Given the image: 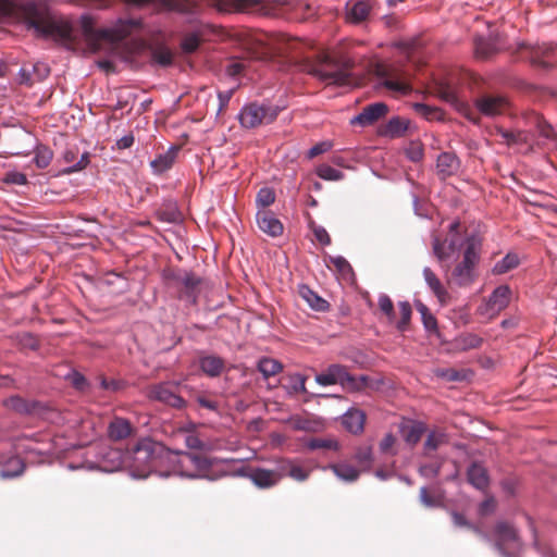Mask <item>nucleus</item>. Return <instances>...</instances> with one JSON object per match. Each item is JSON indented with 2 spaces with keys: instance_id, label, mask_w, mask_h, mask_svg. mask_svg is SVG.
<instances>
[{
  "instance_id": "f257e3e1",
  "label": "nucleus",
  "mask_w": 557,
  "mask_h": 557,
  "mask_svg": "<svg viewBox=\"0 0 557 557\" xmlns=\"http://www.w3.org/2000/svg\"><path fill=\"white\" fill-rule=\"evenodd\" d=\"M220 13L246 12L268 16H285L301 3L287 0H208Z\"/></svg>"
},
{
  "instance_id": "f03ea898",
  "label": "nucleus",
  "mask_w": 557,
  "mask_h": 557,
  "mask_svg": "<svg viewBox=\"0 0 557 557\" xmlns=\"http://www.w3.org/2000/svg\"><path fill=\"white\" fill-rule=\"evenodd\" d=\"M164 447L151 438H141L131 451L126 453L127 467L131 475L136 479H146L157 472L164 456Z\"/></svg>"
},
{
  "instance_id": "7ed1b4c3",
  "label": "nucleus",
  "mask_w": 557,
  "mask_h": 557,
  "mask_svg": "<svg viewBox=\"0 0 557 557\" xmlns=\"http://www.w3.org/2000/svg\"><path fill=\"white\" fill-rule=\"evenodd\" d=\"M482 238L478 234H470L463 239L461 259L451 269L449 281L458 287H468L478 277L476 268L481 259Z\"/></svg>"
},
{
  "instance_id": "20e7f679",
  "label": "nucleus",
  "mask_w": 557,
  "mask_h": 557,
  "mask_svg": "<svg viewBox=\"0 0 557 557\" xmlns=\"http://www.w3.org/2000/svg\"><path fill=\"white\" fill-rule=\"evenodd\" d=\"M224 460L207 458L195 454H182L174 466V473L188 479L218 480L226 474L221 468Z\"/></svg>"
},
{
  "instance_id": "39448f33",
  "label": "nucleus",
  "mask_w": 557,
  "mask_h": 557,
  "mask_svg": "<svg viewBox=\"0 0 557 557\" xmlns=\"http://www.w3.org/2000/svg\"><path fill=\"white\" fill-rule=\"evenodd\" d=\"M127 463L126 454L119 448L107 445L89 447L85 453V459L81 463L70 462L71 470L87 469L102 472H114Z\"/></svg>"
},
{
  "instance_id": "423d86ee",
  "label": "nucleus",
  "mask_w": 557,
  "mask_h": 557,
  "mask_svg": "<svg viewBox=\"0 0 557 557\" xmlns=\"http://www.w3.org/2000/svg\"><path fill=\"white\" fill-rule=\"evenodd\" d=\"M27 28H32L40 37H51L60 34V27L52 20L48 9L35 0L23 3L20 8Z\"/></svg>"
},
{
  "instance_id": "0eeeda50",
  "label": "nucleus",
  "mask_w": 557,
  "mask_h": 557,
  "mask_svg": "<svg viewBox=\"0 0 557 557\" xmlns=\"http://www.w3.org/2000/svg\"><path fill=\"white\" fill-rule=\"evenodd\" d=\"M82 28L84 35L90 40H99L103 39L110 42H115L124 39L133 30L140 27V21L135 18H126L119 20L112 27L95 29L92 25V20L88 15H83L82 20Z\"/></svg>"
},
{
  "instance_id": "6e6552de",
  "label": "nucleus",
  "mask_w": 557,
  "mask_h": 557,
  "mask_svg": "<svg viewBox=\"0 0 557 557\" xmlns=\"http://www.w3.org/2000/svg\"><path fill=\"white\" fill-rule=\"evenodd\" d=\"M309 74L327 85L349 84L350 75L346 62H338L330 55L321 57L308 67Z\"/></svg>"
},
{
  "instance_id": "1a4fd4ad",
  "label": "nucleus",
  "mask_w": 557,
  "mask_h": 557,
  "mask_svg": "<svg viewBox=\"0 0 557 557\" xmlns=\"http://www.w3.org/2000/svg\"><path fill=\"white\" fill-rule=\"evenodd\" d=\"M315 382L321 386L341 384L350 392L359 391L367 383L366 376L359 379L349 374L345 367L331 364L324 372L315 375Z\"/></svg>"
},
{
  "instance_id": "9d476101",
  "label": "nucleus",
  "mask_w": 557,
  "mask_h": 557,
  "mask_svg": "<svg viewBox=\"0 0 557 557\" xmlns=\"http://www.w3.org/2000/svg\"><path fill=\"white\" fill-rule=\"evenodd\" d=\"M277 114L278 109L276 107L253 102L242 108L238 119L243 127L255 128L262 124L272 123Z\"/></svg>"
},
{
  "instance_id": "9b49d317",
  "label": "nucleus",
  "mask_w": 557,
  "mask_h": 557,
  "mask_svg": "<svg viewBox=\"0 0 557 557\" xmlns=\"http://www.w3.org/2000/svg\"><path fill=\"white\" fill-rule=\"evenodd\" d=\"M495 547L503 557H516L522 547L517 530L507 522H498L494 529Z\"/></svg>"
},
{
  "instance_id": "f8f14e48",
  "label": "nucleus",
  "mask_w": 557,
  "mask_h": 557,
  "mask_svg": "<svg viewBox=\"0 0 557 557\" xmlns=\"http://www.w3.org/2000/svg\"><path fill=\"white\" fill-rule=\"evenodd\" d=\"M475 108L484 116L496 117L510 112V102L500 95H483L475 100Z\"/></svg>"
},
{
  "instance_id": "ddd939ff",
  "label": "nucleus",
  "mask_w": 557,
  "mask_h": 557,
  "mask_svg": "<svg viewBox=\"0 0 557 557\" xmlns=\"http://www.w3.org/2000/svg\"><path fill=\"white\" fill-rule=\"evenodd\" d=\"M556 47L550 44L525 47V58L533 66L541 70H548L556 64Z\"/></svg>"
},
{
  "instance_id": "4468645a",
  "label": "nucleus",
  "mask_w": 557,
  "mask_h": 557,
  "mask_svg": "<svg viewBox=\"0 0 557 557\" xmlns=\"http://www.w3.org/2000/svg\"><path fill=\"white\" fill-rule=\"evenodd\" d=\"M173 386H178V383L162 382L152 385L149 389L148 397L152 400L163 403L175 409H182L186 406V401L174 391Z\"/></svg>"
},
{
  "instance_id": "2eb2a0df",
  "label": "nucleus",
  "mask_w": 557,
  "mask_h": 557,
  "mask_svg": "<svg viewBox=\"0 0 557 557\" xmlns=\"http://www.w3.org/2000/svg\"><path fill=\"white\" fill-rule=\"evenodd\" d=\"M432 248L437 260L444 265L451 259H456L461 256L463 250V240H459L458 237L455 236H451L449 239L434 237Z\"/></svg>"
},
{
  "instance_id": "dca6fc26",
  "label": "nucleus",
  "mask_w": 557,
  "mask_h": 557,
  "mask_svg": "<svg viewBox=\"0 0 557 557\" xmlns=\"http://www.w3.org/2000/svg\"><path fill=\"white\" fill-rule=\"evenodd\" d=\"M16 453H23L26 456H47L52 454V447L49 441L44 440L40 434L32 436H22L14 444Z\"/></svg>"
},
{
  "instance_id": "f3484780",
  "label": "nucleus",
  "mask_w": 557,
  "mask_h": 557,
  "mask_svg": "<svg viewBox=\"0 0 557 557\" xmlns=\"http://www.w3.org/2000/svg\"><path fill=\"white\" fill-rule=\"evenodd\" d=\"M496 135L500 137L502 143L510 147H518L520 151H528L533 144H543L540 139H535L534 135L529 131H508L497 128Z\"/></svg>"
},
{
  "instance_id": "a211bd4d",
  "label": "nucleus",
  "mask_w": 557,
  "mask_h": 557,
  "mask_svg": "<svg viewBox=\"0 0 557 557\" xmlns=\"http://www.w3.org/2000/svg\"><path fill=\"white\" fill-rule=\"evenodd\" d=\"M236 473L250 479L255 485L261 488L274 486L281 480L280 470L274 471L263 468L242 467Z\"/></svg>"
},
{
  "instance_id": "6ab92c4d",
  "label": "nucleus",
  "mask_w": 557,
  "mask_h": 557,
  "mask_svg": "<svg viewBox=\"0 0 557 557\" xmlns=\"http://www.w3.org/2000/svg\"><path fill=\"white\" fill-rule=\"evenodd\" d=\"M511 290L508 285L496 287L483 306L479 308L481 314L494 317L504 310L510 301Z\"/></svg>"
},
{
  "instance_id": "aec40b11",
  "label": "nucleus",
  "mask_w": 557,
  "mask_h": 557,
  "mask_svg": "<svg viewBox=\"0 0 557 557\" xmlns=\"http://www.w3.org/2000/svg\"><path fill=\"white\" fill-rule=\"evenodd\" d=\"M49 74V66L44 62H37L30 66H22L17 73V82L21 85L30 87L35 83L46 79Z\"/></svg>"
},
{
  "instance_id": "412c9836",
  "label": "nucleus",
  "mask_w": 557,
  "mask_h": 557,
  "mask_svg": "<svg viewBox=\"0 0 557 557\" xmlns=\"http://www.w3.org/2000/svg\"><path fill=\"white\" fill-rule=\"evenodd\" d=\"M374 0H349L346 3V21L351 24L363 22L370 14Z\"/></svg>"
},
{
  "instance_id": "4be33fe9",
  "label": "nucleus",
  "mask_w": 557,
  "mask_h": 557,
  "mask_svg": "<svg viewBox=\"0 0 557 557\" xmlns=\"http://www.w3.org/2000/svg\"><path fill=\"white\" fill-rule=\"evenodd\" d=\"M388 108L384 102H375L367 106L363 110L350 121L352 125L369 126L385 116Z\"/></svg>"
},
{
  "instance_id": "5701e85b",
  "label": "nucleus",
  "mask_w": 557,
  "mask_h": 557,
  "mask_svg": "<svg viewBox=\"0 0 557 557\" xmlns=\"http://www.w3.org/2000/svg\"><path fill=\"white\" fill-rule=\"evenodd\" d=\"M256 219L259 228L263 233L272 237L280 236L283 233V224L271 211L258 210Z\"/></svg>"
},
{
  "instance_id": "b1692460",
  "label": "nucleus",
  "mask_w": 557,
  "mask_h": 557,
  "mask_svg": "<svg viewBox=\"0 0 557 557\" xmlns=\"http://www.w3.org/2000/svg\"><path fill=\"white\" fill-rule=\"evenodd\" d=\"M460 168V161L453 152H442L436 160V169L442 178L455 175Z\"/></svg>"
},
{
  "instance_id": "393cba45",
  "label": "nucleus",
  "mask_w": 557,
  "mask_h": 557,
  "mask_svg": "<svg viewBox=\"0 0 557 557\" xmlns=\"http://www.w3.org/2000/svg\"><path fill=\"white\" fill-rule=\"evenodd\" d=\"M278 470L281 478L286 475L299 482L306 481L310 474V469L289 459L282 460L278 465Z\"/></svg>"
},
{
  "instance_id": "a878e982",
  "label": "nucleus",
  "mask_w": 557,
  "mask_h": 557,
  "mask_svg": "<svg viewBox=\"0 0 557 557\" xmlns=\"http://www.w3.org/2000/svg\"><path fill=\"white\" fill-rule=\"evenodd\" d=\"M366 414L359 409H349L342 417L343 426L351 434H359L364 429Z\"/></svg>"
},
{
  "instance_id": "bb28decb",
  "label": "nucleus",
  "mask_w": 557,
  "mask_h": 557,
  "mask_svg": "<svg viewBox=\"0 0 557 557\" xmlns=\"http://www.w3.org/2000/svg\"><path fill=\"white\" fill-rule=\"evenodd\" d=\"M200 370L209 377H218L225 369V361L215 355H206L199 358Z\"/></svg>"
},
{
  "instance_id": "cd10ccee",
  "label": "nucleus",
  "mask_w": 557,
  "mask_h": 557,
  "mask_svg": "<svg viewBox=\"0 0 557 557\" xmlns=\"http://www.w3.org/2000/svg\"><path fill=\"white\" fill-rule=\"evenodd\" d=\"M467 478L468 482L480 491L487 488L490 483L487 470L479 462L470 465L467 471Z\"/></svg>"
},
{
  "instance_id": "c85d7f7f",
  "label": "nucleus",
  "mask_w": 557,
  "mask_h": 557,
  "mask_svg": "<svg viewBox=\"0 0 557 557\" xmlns=\"http://www.w3.org/2000/svg\"><path fill=\"white\" fill-rule=\"evenodd\" d=\"M305 45H308V42L299 38L290 37L286 34H280L272 42V49L280 54H284L290 51H296Z\"/></svg>"
},
{
  "instance_id": "c756f323",
  "label": "nucleus",
  "mask_w": 557,
  "mask_h": 557,
  "mask_svg": "<svg viewBox=\"0 0 557 557\" xmlns=\"http://www.w3.org/2000/svg\"><path fill=\"white\" fill-rule=\"evenodd\" d=\"M0 478L2 479H13L20 476L25 470L24 461L17 456H12L5 460L0 458Z\"/></svg>"
},
{
  "instance_id": "7c9ffc66",
  "label": "nucleus",
  "mask_w": 557,
  "mask_h": 557,
  "mask_svg": "<svg viewBox=\"0 0 557 557\" xmlns=\"http://www.w3.org/2000/svg\"><path fill=\"white\" fill-rule=\"evenodd\" d=\"M76 156H77V149L70 148L63 152L64 162L70 164L63 171L65 174H71V173L82 171V170L86 169L87 165L89 164V153L88 152H84L77 161H76Z\"/></svg>"
},
{
  "instance_id": "2f4dec72",
  "label": "nucleus",
  "mask_w": 557,
  "mask_h": 557,
  "mask_svg": "<svg viewBox=\"0 0 557 557\" xmlns=\"http://www.w3.org/2000/svg\"><path fill=\"white\" fill-rule=\"evenodd\" d=\"M325 469H331L339 480L348 483L357 481L360 475V471L346 461L332 463Z\"/></svg>"
},
{
  "instance_id": "473e14b6",
  "label": "nucleus",
  "mask_w": 557,
  "mask_h": 557,
  "mask_svg": "<svg viewBox=\"0 0 557 557\" xmlns=\"http://www.w3.org/2000/svg\"><path fill=\"white\" fill-rule=\"evenodd\" d=\"M474 50L478 58L488 59L499 50V46L495 38L476 37L474 40Z\"/></svg>"
},
{
  "instance_id": "72a5a7b5",
  "label": "nucleus",
  "mask_w": 557,
  "mask_h": 557,
  "mask_svg": "<svg viewBox=\"0 0 557 557\" xmlns=\"http://www.w3.org/2000/svg\"><path fill=\"white\" fill-rule=\"evenodd\" d=\"M132 425L124 418H114L108 426V435L111 440L120 441L131 435Z\"/></svg>"
},
{
  "instance_id": "f704fd0d",
  "label": "nucleus",
  "mask_w": 557,
  "mask_h": 557,
  "mask_svg": "<svg viewBox=\"0 0 557 557\" xmlns=\"http://www.w3.org/2000/svg\"><path fill=\"white\" fill-rule=\"evenodd\" d=\"M300 296L306 300V302L311 307V309L320 312L327 311L330 308V304L320 297L315 292L310 289L306 285H301L299 287Z\"/></svg>"
},
{
  "instance_id": "c9c22d12",
  "label": "nucleus",
  "mask_w": 557,
  "mask_h": 557,
  "mask_svg": "<svg viewBox=\"0 0 557 557\" xmlns=\"http://www.w3.org/2000/svg\"><path fill=\"white\" fill-rule=\"evenodd\" d=\"M400 432L408 444L416 445L425 432V426L422 422H410L401 424Z\"/></svg>"
},
{
  "instance_id": "e433bc0d",
  "label": "nucleus",
  "mask_w": 557,
  "mask_h": 557,
  "mask_svg": "<svg viewBox=\"0 0 557 557\" xmlns=\"http://www.w3.org/2000/svg\"><path fill=\"white\" fill-rule=\"evenodd\" d=\"M423 276L425 280L426 285L433 292V294L437 297V299L443 302L446 299L447 290L441 283L440 278L436 276V274L430 269L424 268L423 269Z\"/></svg>"
},
{
  "instance_id": "4c0bfd02",
  "label": "nucleus",
  "mask_w": 557,
  "mask_h": 557,
  "mask_svg": "<svg viewBox=\"0 0 557 557\" xmlns=\"http://www.w3.org/2000/svg\"><path fill=\"white\" fill-rule=\"evenodd\" d=\"M176 157V151L171 148L169 151L159 154L150 162V166L156 174H161L172 168Z\"/></svg>"
},
{
  "instance_id": "58836bf2",
  "label": "nucleus",
  "mask_w": 557,
  "mask_h": 557,
  "mask_svg": "<svg viewBox=\"0 0 557 557\" xmlns=\"http://www.w3.org/2000/svg\"><path fill=\"white\" fill-rule=\"evenodd\" d=\"M483 339L474 333H462L454 339V346L459 350H470L482 345Z\"/></svg>"
},
{
  "instance_id": "ea45409f",
  "label": "nucleus",
  "mask_w": 557,
  "mask_h": 557,
  "mask_svg": "<svg viewBox=\"0 0 557 557\" xmlns=\"http://www.w3.org/2000/svg\"><path fill=\"white\" fill-rule=\"evenodd\" d=\"M414 305H416L417 311L421 315V320H422L424 329L430 333H437L438 332L437 320L432 314L430 309L420 300H417L414 302Z\"/></svg>"
},
{
  "instance_id": "a19ab883",
  "label": "nucleus",
  "mask_w": 557,
  "mask_h": 557,
  "mask_svg": "<svg viewBox=\"0 0 557 557\" xmlns=\"http://www.w3.org/2000/svg\"><path fill=\"white\" fill-rule=\"evenodd\" d=\"M447 442V436L445 433L440 431H431L423 445V454L425 456H431V454L437 450L443 444Z\"/></svg>"
},
{
  "instance_id": "79ce46f5",
  "label": "nucleus",
  "mask_w": 557,
  "mask_h": 557,
  "mask_svg": "<svg viewBox=\"0 0 557 557\" xmlns=\"http://www.w3.org/2000/svg\"><path fill=\"white\" fill-rule=\"evenodd\" d=\"M520 263L519 257L515 252H508L502 260L497 261L492 272L493 274L500 275L516 269Z\"/></svg>"
},
{
  "instance_id": "37998d69",
  "label": "nucleus",
  "mask_w": 557,
  "mask_h": 557,
  "mask_svg": "<svg viewBox=\"0 0 557 557\" xmlns=\"http://www.w3.org/2000/svg\"><path fill=\"white\" fill-rule=\"evenodd\" d=\"M257 368L265 379L280 373L283 370V366L280 361L269 357H262L258 361Z\"/></svg>"
},
{
  "instance_id": "c03bdc74",
  "label": "nucleus",
  "mask_w": 557,
  "mask_h": 557,
  "mask_svg": "<svg viewBox=\"0 0 557 557\" xmlns=\"http://www.w3.org/2000/svg\"><path fill=\"white\" fill-rule=\"evenodd\" d=\"M306 447L310 450L317 449H338V442L329 437H312L306 442Z\"/></svg>"
},
{
  "instance_id": "a18cd8bd",
  "label": "nucleus",
  "mask_w": 557,
  "mask_h": 557,
  "mask_svg": "<svg viewBox=\"0 0 557 557\" xmlns=\"http://www.w3.org/2000/svg\"><path fill=\"white\" fill-rule=\"evenodd\" d=\"M408 128V121L400 117H393L388 121L385 134L389 137H399L405 134Z\"/></svg>"
},
{
  "instance_id": "49530a36",
  "label": "nucleus",
  "mask_w": 557,
  "mask_h": 557,
  "mask_svg": "<svg viewBox=\"0 0 557 557\" xmlns=\"http://www.w3.org/2000/svg\"><path fill=\"white\" fill-rule=\"evenodd\" d=\"M275 201V193L270 187H262L256 196L258 210H267Z\"/></svg>"
},
{
  "instance_id": "de8ad7c7",
  "label": "nucleus",
  "mask_w": 557,
  "mask_h": 557,
  "mask_svg": "<svg viewBox=\"0 0 557 557\" xmlns=\"http://www.w3.org/2000/svg\"><path fill=\"white\" fill-rule=\"evenodd\" d=\"M317 175L325 181H341L344 178V173L329 164H320L315 170Z\"/></svg>"
},
{
  "instance_id": "09e8293b",
  "label": "nucleus",
  "mask_w": 557,
  "mask_h": 557,
  "mask_svg": "<svg viewBox=\"0 0 557 557\" xmlns=\"http://www.w3.org/2000/svg\"><path fill=\"white\" fill-rule=\"evenodd\" d=\"M152 62L161 65V66H168L173 61L172 52L165 48V47H158L152 50L151 53Z\"/></svg>"
},
{
  "instance_id": "8fccbe9b",
  "label": "nucleus",
  "mask_w": 557,
  "mask_h": 557,
  "mask_svg": "<svg viewBox=\"0 0 557 557\" xmlns=\"http://www.w3.org/2000/svg\"><path fill=\"white\" fill-rule=\"evenodd\" d=\"M52 157L53 153L49 148L37 147V149L35 150L34 162L37 168L45 169L50 164Z\"/></svg>"
},
{
  "instance_id": "3c124183",
  "label": "nucleus",
  "mask_w": 557,
  "mask_h": 557,
  "mask_svg": "<svg viewBox=\"0 0 557 557\" xmlns=\"http://www.w3.org/2000/svg\"><path fill=\"white\" fill-rule=\"evenodd\" d=\"M4 405L20 413H29L32 411L30 405L20 396H12L5 399Z\"/></svg>"
},
{
  "instance_id": "603ef678",
  "label": "nucleus",
  "mask_w": 557,
  "mask_h": 557,
  "mask_svg": "<svg viewBox=\"0 0 557 557\" xmlns=\"http://www.w3.org/2000/svg\"><path fill=\"white\" fill-rule=\"evenodd\" d=\"M355 460L358 462L360 467L363 469H369L371 467L373 455L371 447H360L355 453Z\"/></svg>"
},
{
  "instance_id": "864d4df0",
  "label": "nucleus",
  "mask_w": 557,
  "mask_h": 557,
  "mask_svg": "<svg viewBox=\"0 0 557 557\" xmlns=\"http://www.w3.org/2000/svg\"><path fill=\"white\" fill-rule=\"evenodd\" d=\"M534 123H535V127L539 133V136L541 138H543L544 140H549V139L554 138L553 127L549 124H547L541 116L535 115Z\"/></svg>"
},
{
  "instance_id": "5fc2aeb1",
  "label": "nucleus",
  "mask_w": 557,
  "mask_h": 557,
  "mask_svg": "<svg viewBox=\"0 0 557 557\" xmlns=\"http://www.w3.org/2000/svg\"><path fill=\"white\" fill-rule=\"evenodd\" d=\"M398 307H399V312H400L401 319L397 323V329L400 331H404L410 322L412 310H411V306L408 301H400L398 304Z\"/></svg>"
},
{
  "instance_id": "6e6d98bb",
  "label": "nucleus",
  "mask_w": 557,
  "mask_h": 557,
  "mask_svg": "<svg viewBox=\"0 0 557 557\" xmlns=\"http://www.w3.org/2000/svg\"><path fill=\"white\" fill-rule=\"evenodd\" d=\"M441 467L442 463L440 461L421 465L419 468V473L423 478L433 479L440 474Z\"/></svg>"
},
{
  "instance_id": "4d7b16f0",
  "label": "nucleus",
  "mask_w": 557,
  "mask_h": 557,
  "mask_svg": "<svg viewBox=\"0 0 557 557\" xmlns=\"http://www.w3.org/2000/svg\"><path fill=\"white\" fill-rule=\"evenodd\" d=\"M383 85L388 89L396 94H407L410 90L409 85L406 82L395 79V78H386Z\"/></svg>"
},
{
  "instance_id": "13d9d810",
  "label": "nucleus",
  "mask_w": 557,
  "mask_h": 557,
  "mask_svg": "<svg viewBox=\"0 0 557 557\" xmlns=\"http://www.w3.org/2000/svg\"><path fill=\"white\" fill-rule=\"evenodd\" d=\"M199 44V37L196 34H189L183 38L181 47L185 53H193L198 49Z\"/></svg>"
},
{
  "instance_id": "bf43d9fd",
  "label": "nucleus",
  "mask_w": 557,
  "mask_h": 557,
  "mask_svg": "<svg viewBox=\"0 0 557 557\" xmlns=\"http://www.w3.org/2000/svg\"><path fill=\"white\" fill-rule=\"evenodd\" d=\"M330 262L343 275H347V274H350L352 272L351 265L342 256L330 257Z\"/></svg>"
},
{
  "instance_id": "052dcab7",
  "label": "nucleus",
  "mask_w": 557,
  "mask_h": 557,
  "mask_svg": "<svg viewBox=\"0 0 557 557\" xmlns=\"http://www.w3.org/2000/svg\"><path fill=\"white\" fill-rule=\"evenodd\" d=\"M379 307H380V310L386 314V317L392 320L394 318V305H393V301L392 299L385 295V294H382L379 296Z\"/></svg>"
},
{
  "instance_id": "680f3d73",
  "label": "nucleus",
  "mask_w": 557,
  "mask_h": 557,
  "mask_svg": "<svg viewBox=\"0 0 557 557\" xmlns=\"http://www.w3.org/2000/svg\"><path fill=\"white\" fill-rule=\"evenodd\" d=\"M420 500L426 507H437L442 504V497L431 496L424 486L420 490Z\"/></svg>"
},
{
  "instance_id": "e2e57ef3",
  "label": "nucleus",
  "mask_w": 557,
  "mask_h": 557,
  "mask_svg": "<svg viewBox=\"0 0 557 557\" xmlns=\"http://www.w3.org/2000/svg\"><path fill=\"white\" fill-rule=\"evenodd\" d=\"M331 148H332V143L329 141V140H324V141L318 143L317 145H314L313 147H311L308 150L307 157L309 159H313V158H315L319 154L327 152L329 150H331Z\"/></svg>"
},
{
  "instance_id": "0e129e2a",
  "label": "nucleus",
  "mask_w": 557,
  "mask_h": 557,
  "mask_svg": "<svg viewBox=\"0 0 557 557\" xmlns=\"http://www.w3.org/2000/svg\"><path fill=\"white\" fill-rule=\"evenodd\" d=\"M196 401L197 404L202 407V408H206L212 412H215V413H219L220 410H219V403L213 400V399H210L203 395H198L196 397Z\"/></svg>"
},
{
  "instance_id": "69168bd1",
  "label": "nucleus",
  "mask_w": 557,
  "mask_h": 557,
  "mask_svg": "<svg viewBox=\"0 0 557 557\" xmlns=\"http://www.w3.org/2000/svg\"><path fill=\"white\" fill-rule=\"evenodd\" d=\"M395 443H396V437L392 433H387L380 442V450L384 454L391 453V454L395 455V453L392 451Z\"/></svg>"
},
{
  "instance_id": "338daca9",
  "label": "nucleus",
  "mask_w": 557,
  "mask_h": 557,
  "mask_svg": "<svg viewBox=\"0 0 557 557\" xmlns=\"http://www.w3.org/2000/svg\"><path fill=\"white\" fill-rule=\"evenodd\" d=\"M180 282L186 287V289L193 292L200 283V280L194 273L186 272L180 278Z\"/></svg>"
},
{
  "instance_id": "774afa93",
  "label": "nucleus",
  "mask_w": 557,
  "mask_h": 557,
  "mask_svg": "<svg viewBox=\"0 0 557 557\" xmlns=\"http://www.w3.org/2000/svg\"><path fill=\"white\" fill-rule=\"evenodd\" d=\"M246 62L242 60H236L230 63L226 67V72L230 76H236L245 72L246 70Z\"/></svg>"
}]
</instances>
